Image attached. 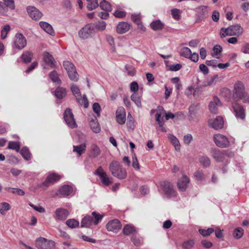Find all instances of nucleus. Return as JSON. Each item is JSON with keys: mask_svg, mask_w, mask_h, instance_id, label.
Here are the masks:
<instances>
[{"mask_svg": "<svg viewBox=\"0 0 249 249\" xmlns=\"http://www.w3.org/2000/svg\"><path fill=\"white\" fill-rule=\"evenodd\" d=\"M109 170L113 176L119 179H123L126 177L127 173L125 169L116 160H113L109 164Z\"/></svg>", "mask_w": 249, "mask_h": 249, "instance_id": "f257e3e1", "label": "nucleus"}, {"mask_svg": "<svg viewBox=\"0 0 249 249\" xmlns=\"http://www.w3.org/2000/svg\"><path fill=\"white\" fill-rule=\"evenodd\" d=\"M159 191L163 194V197L167 198L175 197L177 194L173 185L167 181H163L160 182Z\"/></svg>", "mask_w": 249, "mask_h": 249, "instance_id": "f03ea898", "label": "nucleus"}, {"mask_svg": "<svg viewBox=\"0 0 249 249\" xmlns=\"http://www.w3.org/2000/svg\"><path fill=\"white\" fill-rule=\"evenodd\" d=\"M63 66L68 73L70 79L74 82L77 81L79 79V75L76 72L74 65L69 61H65L63 62Z\"/></svg>", "mask_w": 249, "mask_h": 249, "instance_id": "7ed1b4c3", "label": "nucleus"}, {"mask_svg": "<svg viewBox=\"0 0 249 249\" xmlns=\"http://www.w3.org/2000/svg\"><path fill=\"white\" fill-rule=\"evenodd\" d=\"M27 44L25 37L21 33L16 34L13 42V47L18 50L23 49Z\"/></svg>", "mask_w": 249, "mask_h": 249, "instance_id": "20e7f679", "label": "nucleus"}, {"mask_svg": "<svg viewBox=\"0 0 249 249\" xmlns=\"http://www.w3.org/2000/svg\"><path fill=\"white\" fill-rule=\"evenodd\" d=\"M245 87L244 84L241 81L236 82L234 85L233 96L237 100L244 97Z\"/></svg>", "mask_w": 249, "mask_h": 249, "instance_id": "39448f33", "label": "nucleus"}, {"mask_svg": "<svg viewBox=\"0 0 249 249\" xmlns=\"http://www.w3.org/2000/svg\"><path fill=\"white\" fill-rule=\"evenodd\" d=\"M95 34V29L93 26L88 24L83 27L78 33L79 37L83 39L91 37Z\"/></svg>", "mask_w": 249, "mask_h": 249, "instance_id": "423d86ee", "label": "nucleus"}, {"mask_svg": "<svg viewBox=\"0 0 249 249\" xmlns=\"http://www.w3.org/2000/svg\"><path fill=\"white\" fill-rule=\"evenodd\" d=\"M36 245L39 249H53L54 247V242L41 237L36 240Z\"/></svg>", "mask_w": 249, "mask_h": 249, "instance_id": "0eeeda50", "label": "nucleus"}, {"mask_svg": "<svg viewBox=\"0 0 249 249\" xmlns=\"http://www.w3.org/2000/svg\"><path fill=\"white\" fill-rule=\"evenodd\" d=\"M43 60L45 63L43 69H53L56 67V63L53 56L48 52H44L43 54Z\"/></svg>", "mask_w": 249, "mask_h": 249, "instance_id": "6e6552de", "label": "nucleus"}, {"mask_svg": "<svg viewBox=\"0 0 249 249\" xmlns=\"http://www.w3.org/2000/svg\"><path fill=\"white\" fill-rule=\"evenodd\" d=\"M94 174L99 177L101 181L105 186H108L112 183V181L101 166L98 167L95 171Z\"/></svg>", "mask_w": 249, "mask_h": 249, "instance_id": "1a4fd4ad", "label": "nucleus"}, {"mask_svg": "<svg viewBox=\"0 0 249 249\" xmlns=\"http://www.w3.org/2000/svg\"><path fill=\"white\" fill-rule=\"evenodd\" d=\"M101 9L104 12L99 13L98 16L102 19H106L109 16L108 12L111 10V5L108 1L103 0L99 4Z\"/></svg>", "mask_w": 249, "mask_h": 249, "instance_id": "9d476101", "label": "nucleus"}, {"mask_svg": "<svg viewBox=\"0 0 249 249\" xmlns=\"http://www.w3.org/2000/svg\"><path fill=\"white\" fill-rule=\"evenodd\" d=\"M213 140L215 144L220 147H227L229 145V141L228 138L220 134H216L213 136Z\"/></svg>", "mask_w": 249, "mask_h": 249, "instance_id": "9b49d317", "label": "nucleus"}, {"mask_svg": "<svg viewBox=\"0 0 249 249\" xmlns=\"http://www.w3.org/2000/svg\"><path fill=\"white\" fill-rule=\"evenodd\" d=\"M64 119L66 124L71 128L76 126V124L74 120L73 115L71 110L69 108H67L64 113Z\"/></svg>", "mask_w": 249, "mask_h": 249, "instance_id": "f8f14e48", "label": "nucleus"}, {"mask_svg": "<svg viewBox=\"0 0 249 249\" xmlns=\"http://www.w3.org/2000/svg\"><path fill=\"white\" fill-rule=\"evenodd\" d=\"M74 194V189L72 186L69 185H63L59 188L58 193L56 194V196L60 195L62 196L67 197L69 196H73Z\"/></svg>", "mask_w": 249, "mask_h": 249, "instance_id": "ddd939ff", "label": "nucleus"}, {"mask_svg": "<svg viewBox=\"0 0 249 249\" xmlns=\"http://www.w3.org/2000/svg\"><path fill=\"white\" fill-rule=\"evenodd\" d=\"M212 156L217 162L223 161L226 156H227V153L226 150H220L217 149H214L212 151Z\"/></svg>", "mask_w": 249, "mask_h": 249, "instance_id": "4468645a", "label": "nucleus"}, {"mask_svg": "<svg viewBox=\"0 0 249 249\" xmlns=\"http://www.w3.org/2000/svg\"><path fill=\"white\" fill-rule=\"evenodd\" d=\"M108 231L117 232L121 228V224L118 219L109 221L106 225Z\"/></svg>", "mask_w": 249, "mask_h": 249, "instance_id": "2eb2a0df", "label": "nucleus"}, {"mask_svg": "<svg viewBox=\"0 0 249 249\" xmlns=\"http://www.w3.org/2000/svg\"><path fill=\"white\" fill-rule=\"evenodd\" d=\"M232 108L235 116L237 119L244 120L245 118V110L243 107L235 103L232 104Z\"/></svg>", "mask_w": 249, "mask_h": 249, "instance_id": "dca6fc26", "label": "nucleus"}, {"mask_svg": "<svg viewBox=\"0 0 249 249\" xmlns=\"http://www.w3.org/2000/svg\"><path fill=\"white\" fill-rule=\"evenodd\" d=\"M209 125L215 129H221L223 127L224 121L222 117L217 116L214 119H210L208 121Z\"/></svg>", "mask_w": 249, "mask_h": 249, "instance_id": "f3484780", "label": "nucleus"}, {"mask_svg": "<svg viewBox=\"0 0 249 249\" xmlns=\"http://www.w3.org/2000/svg\"><path fill=\"white\" fill-rule=\"evenodd\" d=\"M27 11L30 18L34 20H39L42 16V13L34 6H28Z\"/></svg>", "mask_w": 249, "mask_h": 249, "instance_id": "a211bd4d", "label": "nucleus"}, {"mask_svg": "<svg viewBox=\"0 0 249 249\" xmlns=\"http://www.w3.org/2000/svg\"><path fill=\"white\" fill-rule=\"evenodd\" d=\"M116 121L120 124H123L126 121V113L125 109L121 107L117 109L116 112Z\"/></svg>", "mask_w": 249, "mask_h": 249, "instance_id": "6ab92c4d", "label": "nucleus"}, {"mask_svg": "<svg viewBox=\"0 0 249 249\" xmlns=\"http://www.w3.org/2000/svg\"><path fill=\"white\" fill-rule=\"evenodd\" d=\"M189 182V178L186 176H183L178 179L177 183L178 189L182 192L185 191L188 188Z\"/></svg>", "mask_w": 249, "mask_h": 249, "instance_id": "aec40b11", "label": "nucleus"}, {"mask_svg": "<svg viewBox=\"0 0 249 249\" xmlns=\"http://www.w3.org/2000/svg\"><path fill=\"white\" fill-rule=\"evenodd\" d=\"M60 177L56 173H50L46 180L43 182L42 184L46 187L49 186L50 184H53L56 181L59 180Z\"/></svg>", "mask_w": 249, "mask_h": 249, "instance_id": "412c9836", "label": "nucleus"}, {"mask_svg": "<svg viewBox=\"0 0 249 249\" xmlns=\"http://www.w3.org/2000/svg\"><path fill=\"white\" fill-rule=\"evenodd\" d=\"M69 215V212L66 209L58 208L55 210L54 218L58 220H64Z\"/></svg>", "mask_w": 249, "mask_h": 249, "instance_id": "4be33fe9", "label": "nucleus"}, {"mask_svg": "<svg viewBox=\"0 0 249 249\" xmlns=\"http://www.w3.org/2000/svg\"><path fill=\"white\" fill-rule=\"evenodd\" d=\"M221 106L220 100L216 97L213 98V100L210 103L209 107L210 112L212 113L217 114L218 108Z\"/></svg>", "mask_w": 249, "mask_h": 249, "instance_id": "5701e85b", "label": "nucleus"}, {"mask_svg": "<svg viewBox=\"0 0 249 249\" xmlns=\"http://www.w3.org/2000/svg\"><path fill=\"white\" fill-rule=\"evenodd\" d=\"M130 24L126 22H120L116 27V31L120 34H124L130 29Z\"/></svg>", "mask_w": 249, "mask_h": 249, "instance_id": "b1692460", "label": "nucleus"}, {"mask_svg": "<svg viewBox=\"0 0 249 249\" xmlns=\"http://www.w3.org/2000/svg\"><path fill=\"white\" fill-rule=\"evenodd\" d=\"M229 27L231 36H240L243 32V28L239 24L230 26Z\"/></svg>", "mask_w": 249, "mask_h": 249, "instance_id": "393cba45", "label": "nucleus"}, {"mask_svg": "<svg viewBox=\"0 0 249 249\" xmlns=\"http://www.w3.org/2000/svg\"><path fill=\"white\" fill-rule=\"evenodd\" d=\"M209 7L207 6L201 5L196 8V12L200 18H203L206 17L208 13Z\"/></svg>", "mask_w": 249, "mask_h": 249, "instance_id": "a878e982", "label": "nucleus"}, {"mask_svg": "<svg viewBox=\"0 0 249 249\" xmlns=\"http://www.w3.org/2000/svg\"><path fill=\"white\" fill-rule=\"evenodd\" d=\"M39 25L40 27L48 34L53 35L54 34L52 26L48 23L44 21H40L39 22Z\"/></svg>", "mask_w": 249, "mask_h": 249, "instance_id": "bb28decb", "label": "nucleus"}, {"mask_svg": "<svg viewBox=\"0 0 249 249\" xmlns=\"http://www.w3.org/2000/svg\"><path fill=\"white\" fill-rule=\"evenodd\" d=\"M92 224H93L92 216L87 215L82 219L81 227L82 228H89Z\"/></svg>", "mask_w": 249, "mask_h": 249, "instance_id": "cd10ccee", "label": "nucleus"}, {"mask_svg": "<svg viewBox=\"0 0 249 249\" xmlns=\"http://www.w3.org/2000/svg\"><path fill=\"white\" fill-rule=\"evenodd\" d=\"M67 94V91L65 89L58 87H57L54 91L55 96L59 99H61L65 97Z\"/></svg>", "mask_w": 249, "mask_h": 249, "instance_id": "c85d7f7f", "label": "nucleus"}, {"mask_svg": "<svg viewBox=\"0 0 249 249\" xmlns=\"http://www.w3.org/2000/svg\"><path fill=\"white\" fill-rule=\"evenodd\" d=\"M89 125L91 129L95 133H99L100 131V127L99 125L97 119L94 117V119L90 121Z\"/></svg>", "mask_w": 249, "mask_h": 249, "instance_id": "c756f323", "label": "nucleus"}, {"mask_svg": "<svg viewBox=\"0 0 249 249\" xmlns=\"http://www.w3.org/2000/svg\"><path fill=\"white\" fill-rule=\"evenodd\" d=\"M33 56V54L31 52L25 51L22 53L21 58L24 63H28L31 61Z\"/></svg>", "mask_w": 249, "mask_h": 249, "instance_id": "7c9ffc66", "label": "nucleus"}, {"mask_svg": "<svg viewBox=\"0 0 249 249\" xmlns=\"http://www.w3.org/2000/svg\"><path fill=\"white\" fill-rule=\"evenodd\" d=\"M168 138L174 146L175 149L176 150H179L180 145L178 140L172 134H169Z\"/></svg>", "mask_w": 249, "mask_h": 249, "instance_id": "2f4dec72", "label": "nucleus"}, {"mask_svg": "<svg viewBox=\"0 0 249 249\" xmlns=\"http://www.w3.org/2000/svg\"><path fill=\"white\" fill-rule=\"evenodd\" d=\"M141 96V95L139 94L138 93H134L130 97L131 100L138 107H142Z\"/></svg>", "mask_w": 249, "mask_h": 249, "instance_id": "473e14b6", "label": "nucleus"}, {"mask_svg": "<svg viewBox=\"0 0 249 249\" xmlns=\"http://www.w3.org/2000/svg\"><path fill=\"white\" fill-rule=\"evenodd\" d=\"M151 28L154 31L161 30L164 27V24L160 20H156L150 24Z\"/></svg>", "mask_w": 249, "mask_h": 249, "instance_id": "72a5a7b5", "label": "nucleus"}, {"mask_svg": "<svg viewBox=\"0 0 249 249\" xmlns=\"http://www.w3.org/2000/svg\"><path fill=\"white\" fill-rule=\"evenodd\" d=\"M91 215L92 216L93 224L95 225H97L102 220L103 217V215H101L96 212H92Z\"/></svg>", "mask_w": 249, "mask_h": 249, "instance_id": "f704fd0d", "label": "nucleus"}, {"mask_svg": "<svg viewBox=\"0 0 249 249\" xmlns=\"http://www.w3.org/2000/svg\"><path fill=\"white\" fill-rule=\"evenodd\" d=\"M86 144H82L79 145L73 146V151L76 152L79 156L81 155L86 150Z\"/></svg>", "mask_w": 249, "mask_h": 249, "instance_id": "c9c22d12", "label": "nucleus"}, {"mask_svg": "<svg viewBox=\"0 0 249 249\" xmlns=\"http://www.w3.org/2000/svg\"><path fill=\"white\" fill-rule=\"evenodd\" d=\"M50 79L54 83L60 84L61 81L58 77V74L55 71H51L49 74Z\"/></svg>", "mask_w": 249, "mask_h": 249, "instance_id": "e433bc0d", "label": "nucleus"}, {"mask_svg": "<svg viewBox=\"0 0 249 249\" xmlns=\"http://www.w3.org/2000/svg\"><path fill=\"white\" fill-rule=\"evenodd\" d=\"M221 51L222 47L220 45H216L213 48L212 54L213 57L216 58H219L220 57Z\"/></svg>", "mask_w": 249, "mask_h": 249, "instance_id": "4c0bfd02", "label": "nucleus"}, {"mask_svg": "<svg viewBox=\"0 0 249 249\" xmlns=\"http://www.w3.org/2000/svg\"><path fill=\"white\" fill-rule=\"evenodd\" d=\"M135 227L131 225L127 224L125 225L123 229L124 234L128 235L135 232Z\"/></svg>", "mask_w": 249, "mask_h": 249, "instance_id": "58836bf2", "label": "nucleus"}, {"mask_svg": "<svg viewBox=\"0 0 249 249\" xmlns=\"http://www.w3.org/2000/svg\"><path fill=\"white\" fill-rule=\"evenodd\" d=\"M199 161L204 168H207L210 165L211 161L209 158L207 156H203L200 157Z\"/></svg>", "mask_w": 249, "mask_h": 249, "instance_id": "ea45409f", "label": "nucleus"}, {"mask_svg": "<svg viewBox=\"0 0 249 249\" xmlns=\"http://www.w3.org/2000/svg\"><path fill=\"white\" fill-rule=\"evenodd\" d=\"M20 154L23 158L26 160H29L31 159V153L26 147H23L20 150Z\"/></svg>", "mask_w": 249, "mask_h": 249, "instance_id": "a19ab883", "label": "nucleus"}, {"mask_svg": "<svg viewBox=\"0 0 249 249\" xmlns=\"http://www.w3.org/2000/svg\"><path fill=\"white\" fill-rule=\"evenodd\" d=\"M8 148L19 152L20 150V143L18 142L10 141L9 142Z\"/></svg>", "mask_w": 249, "mask_h": 249, "instance_id": "79ce46f5", "label": "nucleus"}, {"mask_svg": "<svg viewBox=\"0 0 249 249\" xmlns=\"http://www.w3.org/2000/svg\"><path fill=\"white\" fill-rule=\"evenodd\" d=\"M71 90L76 99L81 97L80 89L76 85L72 84L71 87Z\"/></svg>", "mask_w": 249, "mask_h": 249, "instance_id": "37998d69", "label": "nucleus"}, {"mask_svg": "<svg viewBox=\"0 0 249 249\" xmlns=\"http://www.w3.org/2000/svg\"><path fill=\"white\" fill-rule=\"evenodd\" d=\"M77 101L81 106H83L85 108L89 107V101L86 95H84L83 97H78L76 99Z\"/></svg>", "mask_w": 249, "mask_h": 249, "instance_id": "c03bdc74", "label": "nucleus"}, {"mask_svg": "<svg viewBox=\"0 0 249 249\" xmlns=\"http://www.w3.org/2000/svg\"><path fill=\"white\" fill-rule=\"evenodd\" d=\"M66 224L70 228H76L79 226V223L78 221L74 219H70L67 220Z\"/></svg>", "mask_w": 249, "mask_h": 249, "instance_id": "a18cd8bd", "label": "nucleus"}, {"mask_svg": "<svg viewBox=\"0 0 249 249\" xmlns=\"http://www.w3.org/2000/svg\"><path fill=\"white\" fill-rule=\"evenodd\" d=\"M5 190L8 192L13 193L16 194L19 196H24L25 195V192L21 189L19 188H6Z\"/></svg>", "mask_w": 249, "mask_h": 249, "instance_id": "49530a36", "label": "nucleus"}, {"mask_svg": "<svg viewBox=\"0 0 249 249\" xmlns=\"http://www.w3.org/2000/svg\"><path fill=\"white\" fill-rule=\"evenodd\" d=\"M87 8L89 10H92L99 6L97 0H87Z\"/></svg>", "mask_w": 249, "mask_h": 249, "instance_id": "de8ad7c7", "label": "nucleus"}, {"mask_svg": "<svg viewBox=\"0 0 249 249\" xmlns=\"http://www.w3.org/2000/svg\"><path fill=\"white\" fill-rule=\"evenodd\" d=\"M10 209V205L7 202H2L0 205V213L4 215L7 211Z\"/></svg>", "mask_w": 249, "mask_h": 249, "instance_id": "09e8293b", "label": "nucleus"}, {"mask_svg": "<svg viewBox=\"0 0 249 249\" xmlns=\"http://www.w3.org/2000/svg\"><path fill=\"white\" fill-rule=\"evenodd\" d=\"M192 52L191 50L188 47H183L182 48L180 52V54L181 56L184 57L186 58H189L190 57V55L191 54Z\"/></svg>", "mask_w": 249, "mask_h": 249, "instance_id": "8fccbe9b", "label": "nucleus"}, {"mask_svg": "<svg viewBox=\"0 0 249 249\" xmlns=\"http://www.w3.org/2000/svg\"><path fill=\"white\" fill-rule=\"evenodd\" d=\"M243 233L244 230L241 227H238L234 230L233 236L236 239H239L242 237Z\"/></svg>", "mask_w": 249, "mask_h": 249, "instance_id": "3c124183", "label": "nucleus"}, {"mask_svg": "<svg viewBox=\"0 0 249 249\" xmlns=\"http://www.w3.org/2000/svg\"><path fill=\"white\" fill-rule=\"evenodd\" d=\"M194 177L198 181H202L205 178V176L202 170H198L194 173Z\"/></svg>", "mask_w": 249, "mask_h": 249, "instance_id": "603ef678", "label": "nucleus"}, {"mask_svg": "<svg viewBox=\"0 0 249 249\" xmlns=\"http://www.w3.org/2000/svg\"><path fill=\"white\" fill-rule=\"evenodd\" d=\"M219 34H220V36H221V37H224L227 36H231V31H230V27H229L227 28H221Z\"/></svg>", "mask_w": 249, "mask_h": 249, "instance_id": "864d4df0", "label": "nucleus"}, {"mask_svg": "<svg viewBox=\"0 0 249 249\" xmlns=\"http://www.w3.org/2000/svg\"><path fill=\"white\" fill-rule=\"evenodd\" d=\"M10 27L8 24L5 25L1 31V38L2 39H5L8 33L10 31Z\"/></svg>", "mask_w": 249, "mask_h": 249, "instance_id": "5fc2aeb1", "label": "nucleus"}, {"mask_svg": "<svg viewBox=\"0 0 249 249\" xmlns=\"http://www.w3.org/2000/svg\"><path fill=\"white\" fill-rule=\"evenodd\" d=\"M214 230L213 228H208L207 230L199 229V232L203 236H207L213 232Z\"/></svg>", "mask_w": 249, "mask_h": 249, "instance_id": "6e6d98bb", "label": "nucleus"}, {"mask_svg": "<svg viewBox=\"0 0 249 249\" xmlns=\"http://www.w3.org/2000/svg\"><path fill=\"white\" fill-rule=\"evenodd\" d=\"M100 153V150L99 148L96 145H92L91 147V154L92 156L94 158L97 157L99 155Z\"/></svg>", "mask_w": 249, "mask_h": 249, "instance_id": "4d7b16f0", "label": "nucleus"}, {"mask_svg": "<svg viewBox=\"0 0 249 249\" xmlns=\"http://www.w3.org/2000/svg\"><path fill=\"white\" fill-rule=\"evenodd\" d=\"M106 23L104 21H99L95 25V28L99 31H104L106 27Z\"/></svg>", "mask_w": 249, "mask_h": 249, "instance_id": "13d9d810", "label": "nucleus"}, {"mask_svg": "<svg viewBox=\"0 0 249 249\" xmlns=\"http://www.w3.org/2000/svg\"><path fill=\"white\" fill-rule=\"evenodd\" d=\"M132 20L137 25H140L142 23L141 18L140 14H133L131 15Z\"/></svg>", "mask_w": 249, "mask_h": 249, "instance_id": "bf43d9fd", "label": "nucleus"}, {"mask_svg": "<svg viewBox=\"0 0 249 249\" xmlns=\"http://www.w3.org/2000/svg\"><path fill=\"white\" fill-rule=\"evenodd\" d=\"M194 241L193 240H188L184 242L182 247L185 249H190L194 245Z\"/></svg>", "mask_w": 249, "mask_h": 249, "instance_id": "052dcab7", "label": "nucleus"}, {"mask_svg": "<svg viewBox=\"0 0 249 249\" xmlns=\"http://www.w3.org/2000/svg\"><path fill=\"white\" fill-rule=\"evenodd\" d=\"M181 11L180 10L174 8L171 10V14L173 18L176 20H178L180 18V15Z\"/></svg>", "mask_w": 249, "mask_h": 249, "instance_id": "680f3d73", "label": "nucleus"}, {"mask_svg": "<svg viewBox=\"0 0 249 249\" xmlns=\"http://www.w3.org/2000/svg\"><path fill=\"white\" fill-rule=\"evenodd\" d=\"M125 69L127 71V74L130 76H134L135 74V70L134 68L129 65H126Z\"/></svg>", "mask_w": 249, "mask_h": 249, "instance_id": "e2e57ef3", "label": "nucleus"}, {"mask_svg": "<svg viewBox=\"0 0 249 249\" xmlns=\"http://www.w3.org/2000/svg\"><path fill=\"white\" fill-rule=\"evenodd\" d=\"M220 80V77H218L217 75H215L213 77H212L210 79L208 80L207 81V84L206 85L211 86L214 84H216Z\"/></svg>", "mask_w": 249, "mask_h": 249, "instance_id": "0e129e2a", "label": "nucleus"}, {"mask_svg": "<svg viewBox=\"0 0 249 249\" xmlns=\"http://www.w3.org/2000/svg\"><path fill=\"white\" fill-rule=\"evenodd\" d=\"M131 241L133 242L134 244L136 246H140L142 242V239L141 238L137 237L136 235H133L132 236Z\"/></svg>", "mask_w": 249, "mask_h": 249, "instance_id": "69168bd1", "label": "nucleus"}, {"mask_svg": "<svg viewBox=\"0 0 249 249\" xmlns=\"http://www.w3.org/2000/svg\"><path fill=\"white\" fill-rule=\"evenodd\" d=\"M92 109L94 113L98 116H99L101 111V107L99 104L98 103H94L92 105Z\"/></svg>", "mask_w": 249, "mask_h": 249, "instance_id": "338daca9", "label": "nucleus"}, {"mask_svg": "<svg viewBox=\"0 0 249 249\" xmlns=\"http://www.w3.org/2000/svg\"><path fill=\"white\" fill-rule=\"evenodd\" d=\"M132 166L137 170L140 168L138 159L135 155L132 156Z\"/></svg>", "mask_w": 249, "mask_h": 249, "instance_id": "774afa93", "label": "nucleus"}]
</instances>
